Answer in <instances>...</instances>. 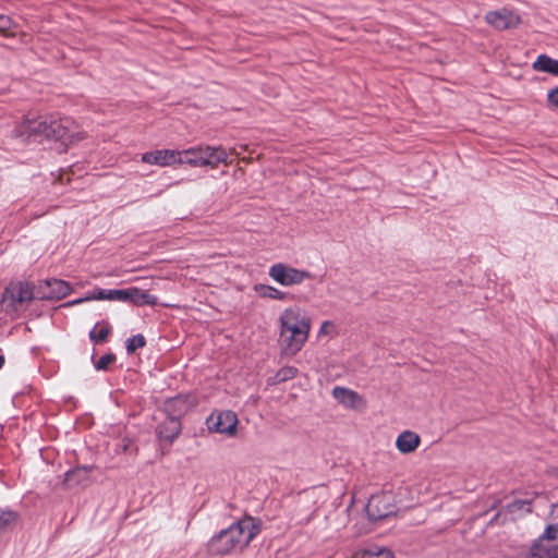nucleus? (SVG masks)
Wrapping results in <instances>:
<instances>
[{
    "label": "nucleus",
    "instance_id": "1",
    "mask_svg": "<svg viewBox=\"0 0 558 558\" xmlns=\"http://www.w3.org/2000/svg\"><path fill=\"white\" fill-rule=\"evenodd\" d=\"M279 345L283 354L293 356L304 347L311 331V318L298 305L287 307L278 318Z\"/></svg>",
    "mask_w": 558,
    "mask_h": 558
},
{
    "label": "nucleus",
    "instance_id": "2",
    "mask_svg": "<svg viewBox=\"0 0 558 558\" xmlns=\"http://www.w3.org/2000/svg\"><path fill=\"white\" fill-rule=\"evenodd\" d=\"M259 523L246 517L230 525L213 537L208 544V549L215 555H226L233 550H241L259 533Z\"/></svg>",
    "mask_w": 558,
    "mask_h": 558
},
{
    "label": "nucleus",
    "instance_id": "3",
    "mask_svg": "<svg viewBox=\"0 0 558 558\" xmlns=\"http://www.w3.org/2000/svg\"><path fill=\"white\" fill-rule=\"evenodd\" d=\"M35 298L32 284L27 282L11 283L3 292L0 308L10 317H16Z\"/></svg>",
    "mask_w": 558,
    "mask_h": 558
},
{
    "label": "nucleus",
    "instance_id": "4",
    "mask_svg": "<svg viewBox=\"0 0 558 558\" xmlns=\"http://www.w3.org/2000/svg\"><path fill=\"white\" fill-rule=\"evenodd\" d=\"M96 298L106 299V301L126 302L136 306L155 305L157 298L148 294L147 292L136 288H128L121 290H106V292H98Z\"/></svg>",
    "mask_w": 558,
    "mask_h": 558
},
{
    "label": "nucleus",
    "instance_id": "5",
    "mask_svg": "<svg viewBox=\"0 0 558 558\" xmlns=\"http://www.w3.org/2000/svg\"><path fill=\"white\" fill-rule=\"evenodd\" d=\"M238 416L234 412L226 410L211 413L206 425L209 432L233 437L238 429Z\"/></svg>",
    "mask_w": 558,
    "mask_h": 558
},
{
    "label": "nucleus",
    "instance_id": "6",
    "mask_svg": "<svg viewBox=\"0 0 558 558\" xmlns=\"http://www.w3.org/2000/svg\"><path fill=\"white\" fill-rule=\"evenodd\" d=\"M269 276L276 282L286 287L300 284L311 278L308 271L293 268L282 263L272 265L269 269Z\"/></svg>",
    "mask_w": 558,
    "mask_h": 558
},
{
    "label": "nucleus",
    "instance_id": "7",
    "mask_svg": "<svg viewBox=\"0 0 558 558\" xmlns=\"http://www.w3.org/2000/svg\"><path fill=\"white\" fill-rule=\"evenodd\" d=\"M48 119L43 117H26L13 131V135L23 142L46 137Z\"/></svg>",
    "mask_w": 558,
    "mask_h": 558
},
{
    "label": "nucleus",
    "instance_id": "8",
    "mask_svg": "<svg viewBox=\"0 0 558 558\" xmlns=\"http://www.w3.org/2000/svg\"><path fill=\"white\" fill-rule=\"evenodd\" d=\"M75 123L69 118L60 120H48L46 138L64 140L70 142L80 141L84 137L82 132H75Z\"/></svg>",
    "mask_w": 558,
    "mask_h": 558
},
{
    "label": "nucleus",
    "instance_id": "9",
    "mask_svg": "<svg viewBox=\"0 0 558 558\" xmlns=\"http://www.w3.org/2000/svg\"><path fill=\"white\" fill-rule=\"evenodd\" d=\"M521 558H558V535L550 533L547 535V530L544 535L533 544L529 553Z\"/></svg>",
    "mask_w": 558,
    "mask_h": 558
},
{
    "label": "nucleus",
    "instance_id": "10",
    "mask_svg": "<svg viewBox=\"0 0 558 558\" xmlns=\"http://www.w3.org/2000/svg\"><path fill=\"white\" fill-rule=\"evenodd\" d=\"M392 497L390 494H377L371 497L366 506V512L371 520L377 521L393 514Z\"/></svg>",
    "mask_w": 558,
    "mask_h": 558
},
{
    "label": "nucleus",
    "instance_id": "11",
    "mask_svg": "<svg viewBox=\"0 0 558 558\" xmlns=\"http://www.w3.org/2000/svg\"><path fill=\"white\" fill-rule=\"evenodd\" d=\"M142 161L159 167H172L182 165V154L175 149H158L143 154Z\"/></svg>",
    "mask_w": 558,
    "mask_h": 558
},
{
    "label": "nucleus",
    "instance_id": "12",
    "mask_svg": "<svg viewBox=\"0 0 558 558\" xmlns=\"http://www.w3.org/2000/svg\"><path fill=\"white\" fill-rule=\"evenodd\" d=\"M485 21L498 31L514 28L521 23L520 16L507 9L488 12L485 15Z\"/></svg>",
    "mask_w": 558,
    "mask_h": 558
},
{
    "label": "nucleus",
    "instance_id": "13",
    "mask_svg": "<svg viewBox=\"0 0 558 558\" xmlns=\"http://www.w3.org/2000/svg\"><path fill=\"white\" fill-rule=\"evenodd\" d=\"M179 154H182V165L185 163L194 168H210L209 145L190 147L179 150Z\"/></svg>",
    "mask_w": 558,
    "mask_h": 558
},
{
    "label": "nucleus",
    "instance_id": "14",
    "mask_svg": "<svg viewBox=\"0 0 558 558\" xmlns=\"http://www.w3.org/2000/svg\"><path fill=\"white\" fill-rule=\"evenodd\" d=\"M71 291L70 283L59 279H50L39 284L37 296L46 300L62 299Z\"/></svg>",
    "mask_w": 558,
    "mask_h": 558
},
{
    "label": "nucleus",
    "instance_id": "15",
    "mask_svg": "<svg viewBox=\"0 0 558 558\" xmlns=\"http://www.w3.org/2000/svg\"><path fill=\"white\" fill-rule=\"evenodd\" d=\"M332 397L345 409L350 410H363L366 408L365 399L345 387H335L332 389Z\"/></svg>",
    "mask_w": 558,
    "mask_h": 558
},
{
    "label": "nucleus",
    "instance_id": "16",
    "mask_svg": "<svg viewBox=\"0 0 558 558\" xmlns=\"http://www.w3.org/2000/svg\"><path fill=\"white\" fill-rule=\"evenodd\" d=\"M194 405L195 402L193 399L178 396L166 401L165 413L170 417L174 416L180 420V416L187 413Z\"/></svg>",
    "mask_w": 558,
    "mask_h": 558
},
{
    "label": "nucleus",
    "instance_id": "17",
    "mask_svg": "<svg viewBox=\"0 0 558 558\" xmlns=\"http://www.w3.org/2000/svg\"><path fill=\"white\" fill-rule=\"evenodd\" d=\"M181 432V423L174 416H168L163 423L158 425L157 435L160 439L172 442Z\"/></svg>",
    "mask_w": 558,
    "mask_h": 558
},
{
    "label": "nucleus",
    "instance_id": "18",
    "mask_svg": "<svg viewBox=\"0 0 558 558\" xmlns=\"http://www.w3.org/2000/svg\"><path fill=\"white\" fill-rule=\"evenodd\" d=\"M420 444V436L411 430L402 432L396 439V447L403 454L414 452L418 448Z\"/></svg>",
    "mask_w": 558,
    "mask_h": 558
},
{
    "label": "nucleus",
    "instance_id": "19",
    "mask_svg": "<svg viewBox=\"0 0 558 558\" xmlns=\"http://www.w3.org/2000/svg\"><path fill=\"white\" fill-rule=\"evenodd\" d=\"M90 471L92 470L88 466H83V468H77V469L71 470L65 473L64 482L68 485H84L87 482H89V472Z\"/></svg>",
    "mask_w": 558,
    "mask_h": 558
},
{
    "label": "nucleus",
    "instance_id": "20",
    "mask_svg": "<svg viewBox=\"0 0 558 558\" xmlns=\"http://www.w3.org/2000/svg\"><path fill=\"white\" fill-rule=\"evenodd\" d=\"M533 69L537 72L558 75V60L551 59L546 54H541L533 63Z\"/></svg>",
    "mask_w": 558,
    "mask_h": 558
},
{
    "label": "nucleus",
    "instance_id": "21",
    "mask_svg": "<svg viewBox=\"0 0 558 558\" xmlns=\"http://www.w3.org/2000/svg\"><path fill=\"white\" fill-rule=\"evenodd\" d=\"M210 168L216 169L220 163L229 165V153L222 146H209Z\"/></svg>",
    "mask_w": 558,
    "mask_h": 558
},
{
    "label": "nucleus",
    "instance_id": "22",
    "mask_svg": "<svg viewBox=\"0 0 558 558\" xmlns=\"http://www.w3.org/2000/svg\"><path fill=\"white\" fill-rule=\"evenodd\" d=\"M111 332V326L108 322H100L95 325V327L89 332V338L92 341L98 343L104 342L109 333Z\"/></svg>",
    "mask_w": 558,
    "mask_h": 558
},
{
    "label": "nucleus",
    "instance_id": "23",
    "mask_svg": "<svg viewBox=\"0 0 558 558\" xmlns=\"http://www.w3.org/2000/svg\"><path fill=\"white\" fill-rule=\"evenodd\" d=\"M339 335L338 327L335 322L332 320H324L322 322L319 329L317 331L318 338H333Z\"/></svg>",
    "mask_w": 558,
    "mask_h": 558
},
{
    "label": "nucleus",
    "instance_id": "24",
    "mask_svg": "<svg viewBox=\"0 0 558 558\" xmlns=\"http://www.w3.org/2000/svg\"><path fill=\"white\" fill-rule=\"evenodd\" d=\"M98 292H106V289L95 288L93 291L87 292L83 298L65 303L64 306H73L89 301H106V299L96 298L98 295Z\"/></svg>",
    "mask_w": 558,
    "mask_h": 558
},
{
    "label": "nucleus",
    "instance_id": "25",
    "mask_svg": "<svg viewBox=\"0 0 558 558\" xmlns=\"http://www.w3.org/2000/svg\"><path fill=\"white\" fill-rule=\"evenodd\" d=\"M17 521L16 513L0 509V532L14 525Z\"/></svg>",
    "mask_w": 558,
    "mask_h": 558
},
{
    "label": "nucleus",
    "instance_id": "26",
    "mask_svg": "<svg viewBox=\"0 0 558 558\" xmlns=\"http://www.w3.org/2000/svg\"><path fill=\"white\" fill-rule=\"evenodd\" d=\"M258 291L263 296H266V298H269L272 300H283L287 295L284 292L278 290L274 287H270V286H260Z\"/></svg>",
    "mask_w": 558,
    "mask_h": 558
},
{
    "label": "nucleus",
    "instance_id": "27",
    "mask_svg": "<svg viewBox=\"0 0 558 558\" xmlns=\"http://www.w3.org/2000/svg\"><path fill=\"white\" fill-rule=\"evenodd\" d=\"M15 27V23L8 15L0 14V35L10 36L11 31Z\"/></svg>",
    "mask_w": 558,
    "mask_h": 558
},
{
    "label": "nucleus",
    "instance_id": "28",
    "mask_svg": "<svg viewBox=\"0 0 558 558\" xmlns=\"http://www.w3.org/2000/svg\"><path fill=\"white\" fill-rule=\"evenodd\" d=\"M145 338L142 335H136L126 340V350L129 353H134L137 349L145 345Z\"/></svg>",
    "mask_w": 558,
    "mask_h": 558
},
{
    "label": "nucleus",
    "instance_id": "29",
    "mask_svg": "<svg viewBox=\"0 0 558 558\" xmlns=\"http://www.w3.org/2000/svg\"><path fill=\"white\" fill-rule=\"evenodd\" d=\"M549 518L551 522L546 529L547 535H550V533L558 535V504L553 506Z\"/></svg>",
    "mask_w": 558,
    "mask_h": 558
},
{
    "label": "nucleus",
    "instance_id": "30",
    "mask_svg": "<svg viewBox=\"0 0 558 558\" xmlns=\"http://www.w3.org/2000/svg\"><path fill=\"white\" fill-rule=\"evenodd\" d=\"M116 361V355L112 353L105 354L96 363L97 369L106 371Z\"/></svg>",
    "mask_w": 558,
    "mask_h": 558
},
{
    "label": "nucleus",
    "instance_id": "31",
    "mask_svg": "<svg viewBox=\"0 0 558 558\" xmlns=\"http://www.w3.org/2000/svg\"><path fill=\"white\" fill-rule=\"evenodd\" d=\"M508 510L511 513L530 511L529 504L523 500H515L508 506Z\"/></svg>",
    "mask_w": 558,
    "mask_h": 558
},
{
    "label": "nucleus",
    "instance_id": "32",
    "mask_svg": "<svg viewBox=\"0 0 558 558\" xmlns=\"http://www.w3.org/2000/svg\"><path fill=\"white\" fill-rule=\"evenodd\" d=\"M296 375V369L293 367L282 368L278 372L277 376L280 380H288L294 378Z\"/></svg>",
    "mask_w": 558,
    "mask_h": 558
},
{
    "label": "nucleus",
    "instance_id": "33",
    "mask_svg": "<svg viewBox=\"0 0 558 558\" xmlns=\"http://www.w3.org/2000/svg\"><path fill=\"white\" fill-rule=\"evenodd\" d=\"M547 98L550 106L558 108V87L551 89Z\"/></svg>",
    "mask_w": 558,
    "mask_h": 558
},
{
    "label": "nucleus",
    "instance_id": "34",
    "mask_svg": "<svg viewBox=\"0 0 558 558\" xmlns=\"http://www.w3.org/2000/svg\"><path fill=\"white\" fill-rule=\"evenodd\" d=\"M230 154H232L234 156H239L240 155V153L235 148H231L230 149Z\"/></svg>",
    "mask_w": 558,
    "mask_h": 558
},
{
    "label": "nucleus",
    "instance_id": "35",
    "mask_svg": "<svg viewBox=\"0 0 558 558\" xmlns=\"http://www.w3.org/2000/svg\"><path fill=\"white\" fill-rule=\"evenodd\" d=\"M4 356L0 353V368L3 366Z\"/></svg>",
    "mask_w": 558,
    "mask_h": 558
},
{
    "label": "nucleus",
    "instance_id": "36",
    "mask_svg": "<svg viewBox=\"0 0 558 558\" xmlns=\"http://www.w3.org/2000/svg\"><path fill=\"white\" fill-rule=\"evenodd\" d=\"M241 148H242L243 150H246V149H247V146L242 145V146H241Z\"/></svg>",
    "mask_w": 558,
    "mask_h": 558
}]
</instances>
